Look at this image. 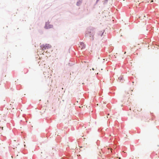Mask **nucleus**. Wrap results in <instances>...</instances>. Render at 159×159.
Segmentation results:
<instances>
[{"mask_svg": "<svg viewBox=\"0 0 159 159\" xmlns=\"http://www.w3.org/2000/svg\"><path fill=\"white\" fill-rule=\"evenodd\" d=\"M125 53H126V52H125L124 53V54H125Z\"/></svg>", "mask_w": 159, "mask_h": 159, "instance_id": "12", "label": "nucleus"}, {"mask_svg": "<svg viewBox=\"0 0 159 159\" xmlns=\"http://www.w3.org/2000/svg\"><path fill=\"white\" fill-rule=\"evenodd\" d=\"M103 32L102 31L99 32L96 35L97 39L101 37L103 34Z\"/></svg>", "mask_w": 159, "mask_h": 159, "instance_id": "2", "label": "nucleus"}, {"mask_svg": "<svg viewBox=\"0 0 159 159\" xmlns=\"http://www.w3.org/2000/svg\"><path fill=\"white\" fill-rule=\"evenodd\" d=\"M10 54L9 53V54H8V55H9V56H10V54Z\"/></svg>", "mask_w": 159, "mask_h": 159, "instance_id": "8", "label": "nucleus"}, {"mask_svg": "<svg viewBox=\"0 0 159 159\" xmlns=\"http://www.w3.org/2000/svg\"><path fill=\"white\" fill-rule=\"evenodd\" d=\"M81 45H84V43H82L81 44Z\"/></svg>", "mask_w": 159, "mask_h": 159, "instance_id": "7", "label": "nucleus"}, {"mask_svg": "<svg viewBox=\"0 0 159 159\" xmlns=\"http://www.w3.org/2000/svg\"><path fill=\"white\" fill-rule=\"evenodd\" d=\"M144 17H145V15H144Z\"/></svg>", "mask_w": 159, "mask_h": 159, "instance_id": "11", "label": "nucleus"}, {"mask_svg": "<svg viewBox=\"0 0 159 159\" xmlns=\"http://www.w3.org/2000/svg\"><path fill=\"white\" fill-rule=\"evenodd\" d=\"M153 2V0H151V2Z\"/></svg>", "mask_w": 159, "mask_h": 159, "instance_id": "6", "label": "nucleus"}, {"mask_svg": "<svg viewBox=\"0 0 159 159\" xmlns=\"http://www.w3.org/2000/svg\"><path fill=\"white\" fill-rule=\"evenodd\" d=\"M99 0H97V2H98Z\"/></svg>", "mask_w": 159, "mask_h": 159, "instance_id": "10", "label": "nucleus"}, {"mask_svg": "<svg viewBox=\"0 0 159 159\" xmlns=\"http://www.w3.org/2000/svg\"><path fill=\"white\" fill-rule=\"evenodd\" d=\"M89 39L90 40H93L94 39L93 38V33H91V32H89Z\"/></svg>", "mask_w": 159, "mask_h": 159, "instance_id": "3", "label": "nucleus"}, {"mask_svg": "<svg viewBox=\"0 0 159 159\" xmlns=\"http://www.w3.org/2000/svg\"><path fill=\"white\" fill-rule=\"evenodd\" d=\"M53 27L52 25H50L49 22H46L45 26V28L46 29H48L52 28Z\"/></svg>", "mask_w": 159, "mask_h": 159, "instance_id": "1", "label": "nucleus"}, {"mask_svg": "<svg viewBox=\"0 0 159 159\" xmlns=\"http://www.w3.org/2000/svg\"><path fill=\"white\" fill-rule=\"evenodd\" d=\"M149 0H145V3H148L149 2Z\"/></svg>", "mask_w": 159, "mask_h": 159, "instance_id": "5", "label": "nucleus"}, {"mask_svg": "<svg viewBox=\"0 0 159 159\" xmlns=\"http://www.w3.org/2000/svg\"><path fill=\"white\" fill-rule=\"evenodd\" d=\"M51 46L49 44H46L43 48H45V49H48L51 48Z\"/></svg>", "mask_w": 159, "mask_h": 159, "instance_id": "4", "label": "nucleus"}, {"mask_svg": "<svg viewBox=\"0 0 159 159\" xmlns=\"http://www.w3.org/2000/svg\"><path fill=\"white\" fill-rule=\"evenodd\" d=\"M3 129V127H2V129Z\"/></svg>", "mask_w": 159, "mask_h": 159, "instance_id": "9", "label": "nucleus"}]
</instances>
